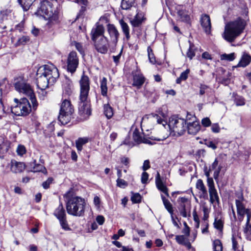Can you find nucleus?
Masks as SVG:
<instances>
[{
    "label": "nucleus",
    "instance_id": "obj_1",
    "mask_svg": "<svg viewBox=\"0 0 251 251\" xmlns=\"http://www.w3.org/2000/svg\"><path fill=\"white\" fill-rule=\"evenodd\" d=\"M37 87L44 92L43 90L49 85H53L59 75L58 69L53 65H45L40 67L36 73Z\"/></svg>",
    "mask_w": 251,
    "mask_h": 251
},
{
    "label": "nucleus",
    "instance_id": "obj_2",
    "mask_svg": "<svg viewBox=\"0 0 251 251\" xmlns=\"http://www.w3.org/2000/svg\"><path fill=\"white\" fill-rule=\"evenodd\" d=\"M80 94L79 97L78 111L80 115L88 117L91 114V109L88 95L90 91V79L83 73L79 81Z\"/></svg>",
    "mask_w": 251,
    "mask_h": 251
},
{
    "label": "nucleus",
    "instance_id": "obj_3",
    "mask_svg": "<svg viewBox=\"0 0 251 251\" xmlns=\"http://www.w3.org/2000/svg\"><path fill=\"white\" fill-rule=\"evenodd\" d=\"M67 199L66 210L70 215L76 217H83L87 205L85 200L75 195L74 190L71 188L65 194Z\"/></svg>",
    "mask_w": 251,
    "mask_h": 251
},
{
    "label": "nucleus",
    "instance_id": "obj_4",
    "mask_svg": "<svg viewBox=\"0 0 251 251\" xmlns=\"http://www.w3.org/2000/svg\"><path fill=\"white\" fill-rule=\"evenodd\" d=\"M13 83L17 91L29 98L32 103L33 108L36 109L38 106V102L35 94L25 76L21 75L15 77Z\"/></svg>",
    "mask_w": 251,
    "mask_h": 251
},
{
    "label": "nucleus",
    "instance_id": "obj_5",
    "mask_svg": "<svg viewBox=\"0 0 251 251\" xmlns=\"http://www.w3.org/2000/svg\"><path fill=\"white\" fill-rule=\"evenodd\" d=\"M246 21L239 17L226 25L224 38L229 42H232L244 30Z\"/></svg>",
    "mask_w": 251,
    "mask_h": 251
},
{
    "label": "nucleus",
    "instance_id": "obj_6",
    "mask_svg": "<svg viewBox=\"0 0 251 251\" xmlns=\"http://www.w3.org/2000/svg\"><path fill=\"white\" fill-rule=\"evenodd\" d=\"M14 101L15 104L11 107V111L13 114L18 116H25L30 113L31 107L26 98H22L20 101L18 99L15 98Z\"/></svg>",
    "mask_w": 251,
    "mask_h": 251
},
{
    "label": "nucleus",
    "instance_id": "obj_7",
    "mask_svg": "<svg viewBox=\"0 0 251 251\" xmlns=\"http://www.w3.org/2000/svg\"><path fill=\"white\" fill-rule=\"evenodd\" d=\"M168 126L173 135L181 136L186 131V121L184 119L172 117L169 120Z\"/></svg>",
    "mask_w": 251,
    "mask_h": 251
},
{
    "label": "nucleus",
    "instance_id": "obj_8",
    "mask_svg": "<svg viewBox=\"0 0 251 251\" xmlns=\"http://www.w3.org/2000/svg\"><path fill=\"white\" fill-rule=\"evenodd\" d=\"M35 14L37 16L42 17L45 19L50 18L53 15V11L50 2L47 0L42 1Z\"/></svg>",
    "mask_w": 251,
    "mask_h": 251
},
{
    "label": "nucleus",
    "instance_id": "obj_9",
    "mask_svg": "<svg viewBox=\"0 0 251 251\" xmlns=\"http://www.w3.org/2000/svg\"><path fill=\"white\" fill-rule=\"evenodd\" d=\"M243 201L244 198L242 196L239 199L235 200L237 215L240 221H243L245 215L247 216V220L251 219V210L249 208H246Z\"/></svg>",
    "mask_w": 251,
    "mask_h": 251
},
{
    "label": "nucleus",
    "instance_id": "obj_10",
    "mask_svg": "<svg viewBox=\"0 0 251 251\" xmlns=\"http://www.w3.org/2000/svg\"><path fill=\"white\" fill-rule=\"evenodd\" d=\"M74 106L70 100H64V126L75 118Z\"/></svg>",
    "mask_w": 251,
    "mask_h": 251
},
{
    "label": "nucleus",
    "instance_id": "obj_11",
    "mask_svg": "<svg viewBox=\"0 0 251 251\" xmlns=\"http://www.w3.org/2000/svg\"><path fill=\"white\" fill-rule=\"evenodd\" d=\"M78 58L75 51H71L68 55L67 61V70L68 72L73 74L78 66Z\"/></svg>",
    "mask_w": 251,
    "mask_h": 251
},
{
    "label": "nucleus",
    "instance_id": "obj_12",
    "mask_svg": "<svg viewBox=\"0 0 251 251\" xmlns=\"http://www.w3.org/2000/svg\"><path fill=\"white\" fill-rule=\"evenodd\" d=\"M96 50L100 53L105 54L109 47V42L107 38L104 36H101L100 39L93 41Z\"/></svg>",
    "mask_w": 251,
    "mask_h": 251
},
{
    "label": "nucleus",
    "instance_id": "obj_13",
    "mask_svg": "<svg viewBox=\"0 0 251 251\" xmlns=\"http://www.w3.org/2000/svg\"><path fill=\"white\" fill-rule=\"evenodd\" d=\"M208 187L210 203L218 205L220 203V198L215 188L214 182L209 180Z\"/></svg>",
    "mask_w": 251,
    "mask_h": 251
},
{
    "label": "nucleus",
    "instance_id": "obj_14",
    "mask_svg": "<svg viewBox=\"0 0 251 251\" xmlns=\"http://www.w3.org/2000/svg\"><path fill=\"white\" fill-rule=\"evenodd\" d=\"M200 22L205 33L209 34L211 28V21L209 16L206 14H202L201 17Z\"/></svg>",
    "mask_w": 251,
    "mask_h": 251
},
{
    "label": "nucleus",
    "instance_id": "obj_15",
    "mask_svg": "<svg viewBox=\"0 0 251 251\" xmlns=\"http://www.w3.org/2000/svg\"><path fill=\"white\" fill-rule=\"evenodd\" d=\"M10 164L11 171L15 174L22 173L25 169V165L24 162L12 160Z\"/></svg>",
    "mask_w": 251,
    "mask_h": 251
},
{
    "label": "nucleus",
    "instance_id": "obj_16",
    "mask_svg": "<svg viewBox=\"0 0 251 251\" xmlns=\"http://www.w3.org/2000/svg\"><path fill=\"white\" fill-rule=\"evenodd\" d=\"M186 128L189 134L196 135L200 130L201 126L197 121H193L192 122L186 123Z\"/></svg>",
    "mask_w": 251,
    "mask_h": 251
},
{
    "label": "nucleus",
    "instance_id": "obj_17",
    "mask_svg": "<svg viewBox=\"0 0 251 251\" xmlns=\"http://www.w3.org/2000/svg\"><path fill=\"white\" fill-rule=\"evenodd\" d=\"M133 139L137 144L145 143L152 145V143L148 139L142 136L138 129H135L133 133Z\"/></svg>",
    "mask_w": 251,
    "mask_h": 251
},
{
    "label": "nucleus",
    "instance_id": "obj_18",
    "mask_svg": "<svg viewBox=\"0 0 251 251\" xmlns=\"http://www.w3.org/2000/svg\"><path fill=\"white\" fill-rule=\"evenodd\" d=\"M196 188L199 191L200 197L204 199H208V193L206 188L204 185L202 180L199 179L196 184Z\"/></svg>",
    "mask_w": 251,
    "mask_h": 251
},
{
    "label": "nucleus",
    "instance_id": "obj_19",
    "mask_svg": "<svg viewBox=\"0 0 251 251\" xmlns=\"http://www.w3.org/2000/svg\"><path fill=\"white\" fill-rule=\"evenodd\" d=\"M145 80L143 75L140 72L137 71L133 75L132 85L140 88L144 84Z\"/></svg>",
    "mask_w": 251,
    "mask_h": 251
},
{
    "label": "nucleus",
    "instance_id": "obj_20",
    "mask_svg": "<svg viewBox=\"0 0 251 251\" xmlns=\"http://www.w3.org/2000/svg\"><path fill=\"white\" fill-rule=\"evenodd\" d=\"M137 13L134 17L130 20V23L133 27L140 26L145 20L143 13L136 10Z\"/></svg>",
    "mask_w": 251,
    "mask_h": 251
},
{
    "label": "nucleus",
    "instance_id": "obj_21",
    "mask_svg": "<svg viewBox=\"0 0 251 251\" xmlns=\"http://www.w3.org/2000/svg\"><path fill=\"white\" fill-rule=\"evenodd\" d=\"M74 90V87L72 81L67 76H65L64 80V91L66 95L71 96Z\"/></svg>",
    "mask_w": 251,
    "mask_h": 251
},
{
    "label": "nucleus",
    "instance_id": "obj_22",
    "mask_svg": "<svg viewBox=\"0 0 251 251\" xmlns=\"http://www.w3.org/2000/svg\"><path fill=\"white\" fill-rule=\"evenodd\" d=\"M251 62V56L249 53L244 52L241 59L237 65V67L245 68L248 66Z\"/></svg>",
    "mask_w": 251,
    "mask_h": 251
},
{
    "label": "nucleus",
    "instance_id": "obj_23",
    "mask_svg": "<svg viewBox=\"0 0 251 251\" xmlns=\"http://www.w3.org/2000/svg\"><path fill=\"white\" fill-rule=\"evenodd\" d=\"M104 27L101 25H98L96 28L93 29L91 31V38L93 41H95L96 39H100V38L104 36Z\"/></svg>",
    "mask_w": 251,
    "mask_h": 251
},
{
    "label": "nucleus",
    "instance_id": "obj_24",
    "mask_svg": "<svg viewBox=\"0 0 251 251\" xmlns=\"http://www.w3.org/2000/svg\"><path fill=\"white\" fill-rule=\"evenodd\" d=\"M107 30L112 42L116 43L118 42L119 34L115 26L113 25L109 24L107 25Z\"/></svg>",
    "mask_w": 251,
    "mask_h": 251
},
{
    "label": "nucleus",
    "instance_id": "obj_25",
    "mask_svg": "<svg viewBox=\"0 0 251 251\" xmlns=\"http://www.w3.org/2000/svg\"><path fill=\"white\" fill-rule=\"evenodd\" d=\"M137 5L136 0H122L121 7L123 10H129L132 8H136Z\"/></svg>",
    "mask_w": 251,
    "mask_h": 251
},
{
    "label": "nucleus",
    "instance_id": "obj_26",
    "mask_svg": "<svg viewBox=\"0 0 251 251\" xmlns=\"http://www.w3.org/2000/svg\"><path fill=\"white\" fill-rule=\"evenodd\" d=\"M160 176L159 173L157 174V176L156 177V185L158 190L164 193L166 196H169L168 193V188L166 186L163 184L162 181L160 180Z\"/></svg>",
    "mask_w": 251,
    "mask_h": 251
},
{
    "label": "nucleus",
    "instance_id": "obj_27",
    "mask_svg": "<svg viewBox=\"0 0 251 251\" xmlns=\"http://www.w3.org/2000/svg\"><path fill=\"white\" fill-rule=\"evenodd\" d=\"M119 23L121 25L122 32L125 35L126 40L128 41L130 38L129 34V27L128 25L123 20H120Z\"/></svg>",
    "mask_w": 251,
    "mask_h": 251
},
{
    "label": "nucleus",
    "instance_id": "obj_28",
    "mask_svg": "<svg viewBox=\"0 0 251 251\" xmlns=\"http://www.w3.org/2000/svg\"><path fill=\"white\" fill-rule=\"evenodd\" d=\"M35 0H18L23 10L26 11L29 9Z\"/></svg>",
    "mask_w": 251,
    "mask_h": 251
},
{
    "label": "nucleus",
    "instance_id": "obj_29",
    "mask_svg": "<svg viewBox=\"0 0 251 251\" xmlns=\"http://www.w3.org/2000/svg\"><path fill=\"white\" fill-rule=\"evenodd\" d=\"M54 215L59 220L60 225L63 227V205L61 203L55 210Z\"/></svg>",
    "mask_w": 251,
    "mask_h": 251
},
{
    "label": "nucleus",
    "instance_id": "obj_30",
    "mask_svg": "<svg viewBox=\"0 0 251 251\" xmlns=\"http://www.w3.org/2000/svg\"><path fill=\"white\" fill-rule=\"evenodd\" d=\"M88 138L82 137L79 138L75 141L76 148L78 151H81L82 150V146L88 142Z\"/></svg>",
    "mask_w": 251,
    "mask_h": 251
},
{
    "label": "nucleus",
    "instance_id": "obj_31",
    "mask_svg": "<svg viewBox=\"0 0 251 251\" xmlns=\"http://www.w3.org/2000/svg\"><path fill=\"white\" fill-rule=\"evenodd\" d=\"M103 113L108 119L112 118L113 115L112 108L109 104H105L103 105Z\"/></svg>",
    "mask_w": 251,
    "mask_h": 251
},
{
    "label": "nucleus",
    "instance_id": "obj_32",
    "mask_svg": "<svg viewBox=\"0 0 251 251\" xmlns=\"http://www.w3.org/2000/svg\"><path fill=\"white\" fill-rule=\"evenodd\" d=\"M100 90L101 94L103 97L107 96V79L103 77L100 81Z\"/></svg>",
    "mask_w": 251,
    "mask_h": 251
},
{
    "label": "nucleus",
    "instance_id": "obj_33",
    "mask_svg": "<svg viewBox=\"0 0 251 251\" xmlns=\"http://www.w3.org/2000/svg\"><path fill=\"white\" fill-rule=\"evenodd\" d=\"M33 166L32 167L34 172H42L44 174H47V171L44 166L41 164L36 163V160L33 161Z\"/></svg>",
    "mask_w": 251,
    "mask_h": 251
},
{
    "label": "nucleus",
    "instance_id": "obj_34",
    "mask_svg": "<svg viewBox=\"0 0 251 251\" xmlns=\"http://www.w3.org/2000/svg\"><path fill=\"white\" fill-rule=\"evenodd\" d=\"M244 232L247 238L251 241V218L249 220H247L246 226L244 228Z\"/></svg>",
    "mask_w": 251,
    "mask_h": 251
},
{
    "label": "nucleus",
    "instance_id": "obj_35",
    "mask_svg": "<svg viewBox=\"0 0 251 251\" xmlns=\"http://www.w3.org/2000/svg\"><path fill=\"white\" fill-rule=\"evenodd\" d=\"M241 240V239L238 236L232 235V249L233 251H238L239 245L238 243Z\"/></svg>",
    "mask_w": 251,
    "mask_h": 251
},
{
    "label": "nucleus",
    "instance_id": "obj_36",
    "mask_svg": "<svg viewBox=\"0 0 251 251\" xmlns=\"http://www.w3.org/2000/svg\"><path fill=\"white\" fill-rule=\"evenodd\" d=\"M161 198L166 209L171 215H172L173 213V210L172 204L163 195H161Z\"/></svg>",
    "mask_w": 251,
    "mask_h": 251
},
{
    "label": "nucleus",
    "instance_id": "obj_37",
    "mask_svg": "<svg viewBox=\"0 0 251 251\" xmlns=\"http://www.w3.org/2000/svg\"><path fill=\"white\" fill-rule=\"evenodd\" d=\"M29 41V38L27 36H23L19 38L17 42L15 43L16 47L21 45H24L28 43Z\"/></svg>",
    "mask_w": 251,
    "mask_h": 251
},
{
    "label": "nucleus",
    "instance_id": "obj_38",
    "mask_svg": "<svg viewBox=\"0 0 251 251\" xmlns=\"http://www.w3.org/2000/svg\"><path fill=\"white\" fill-rule=\"evenodd\" d=\"M220 58L222 60L232 61L235 59V55L234 52L230 54L224 53L221 55Z\"/></svg>",
    "mask_w": 251,
    "mask_h": 251
},
{
    "label": "nucleus",
    "instance_id": "obj_39",
    "mask_svg": "<svg viewBox=\"0 0 251 251\" xmlns=\"http://www.w3.org/2000/svg\"><path fill=\"white\" fill-rule=\"evenodd\" d=\"M177 14L180 17L181 20L183 22L188 23L190 20V16L185 13L183 10H178Z\"/></svg>",
    "mask_w": 251,
    "mask_h": 251
},
{
    "label": "nucleus",
    "instance_id": "obj_40",
    "mask_svg": "<svg viewBox=\"0 0 251 251\" xmlns=\"http://www.w3.org/2000/svg\"><path fill=\"white\" fill-rule=\"evenodd\" d=\"M213 224L214 227L218 230H222L223 229V222L220 218H219L218 217L215 218V221Z\"/></svg>",
    "mask_w": 251,
    "mask_h": 251
},
{
    "label": "nucleus",
    "instance_id": "obj_41",
    "mask_svg": "<svg viewBox=\"0 0 251 251\" xmlns=\"http://www.w3.org/2000/svg\"><path fill=\"white\" fill-rule=\"evenodd\" d=\"M213 251H222L223 246L221 241L217 239L214 241L213 243Z\"/></svg>",
    "mask_w": 251,
    "mask_h": 251
},
{
    "label": "nucleus",
    "instance_id": "obj_42",
    "mask_svg": "<svg viewBox=\"0 0 251 251\" xmlns=\"http://www.w3.org/2000/svg\"><path fill=\"white\" fill-rule=\"evenodd\" d=\"M194 47V45L192 43H190L189 48L187 52V56L190 59H192L195 55Z\"/></svg>",
    "mask_w": 251,
    "mask_h": 251
},
{
    "label": "nucleus",
    "instance_id": "obj_43",
    "mask_svg": "<svg viewBox=\"0 0 251 251\" xmlns=\"http://www.w3.org/2000/svg\"><path fill=\"white\" fill-rule=\"evenodd\" d=\"M234 101L237 106H243L245 104L244 98L239 96L235 97Z\"/></svg>",
    "mask_w": 251,
    "mask_h": 251
},
{
    "label": "nucleus",
    "instance_id": "obj_44",
    "mask_svg": "<svg viewBox=\"0 0 251 251\" xmlns=\"http://www.w3.org/2000/svg\"><path fill=\"white\" fill-rule=\"evenodd\" d=\"M116 182L117 186L122 188H126L128 185L126 181L121 178H118L116 180Z\"/></svg>",
    "mask_w": 251,
    "mask_h": 251
},
{
    "label": "nucleus",
    "instance_id": "obj_45",
    "mask_svg": "<svg viewBox=\"0 0 251 251\" xmlns=\"http://www.w3.org/2000/svg\"><path fill=\"white\" fill-rule=\"evenodd\" d=\"M131 200L133 203H139L141 201V196L139 193L133 194L131 198Z\"/></svg>",
    "mask_w": 251,
    "mask_h": 251
},
{
    "label": "nucleus",
    "instance_id": "obj_46",
    "mask_svg": "<svg viewBox=\"0 0 251 251\" xmlns=\"http://www.w3.org/2000/svg\"><path fill=\"white\" fill-rule=\"evenodd\" d=\"M209 89V88L207 85L201 84L200 86V95L202 96L204 95L205 93L208 92Z\"/></svg>",
    "mask_w": 251,
    "mask_h": 251
},
{
    "label": "nucleus",
    "instance_id": "obj_47",
    "mask_svg": "<svg viewBox=\"0 0 251 251\" xmlns=\"http://www.w3.org/2000/svg\"><path fill=\"white\" fill-rule=\"evenodd\" d=\"M18 155L23 156L26 152V150L24 146L19 145L16 150Z\"/></svg>",
    "mask_w": 251,
    "mask_h": 251
},
{
    "label": "nucleus",
    "instance_id": "obj_48",
    "mask_svg": "<svg viewBox=\"0 0 251 251\" xmlns=\"http://www.w3.org/2000/svg\"><path fill=\"white\" fill-rule=\"evenodd\" d=\"M176 240L179 244L186 245V240L184 235H176Z\"/></svg>",
    "mask_w": 251,
    "mask_h": 251
},
{
    "label": "nucleus",
    "instance_id": "obj_49",
    "mask_svg": "<svg viewBox=\"0 0 251 251\" xmlns=\"http://www.w3.org/2000/svg\"><path fill=\"white\" fill-rule=\"evenodd\" d=\"M74 45H75L76 49L80 53V54H83L84 53L83 46L81 43L74 42Z\"/></svg>",
    "mask_w": 251,
    "mask_h": 251
},
{
    "label": "nucleus",
    "instance_id": "obj_50",
    "mask_svg": "<svg viewBox=\"0 0 251 251\" xmlns=\"http://www.w3.org/2000/svg\"><path fill=\"white\" fill-rule=\"evenodd\" d=\"M179 210L180 213V214L183 217H187V213L186 209V206L185 204H180V207L179 208Z\"/></svg>",
    "mask_w": 251,
    "mask_h": 251
},
{
    "label": "nucleus",
    "instance_id": "obj_51",
    "mask_svg": "<svg viewBox=\"0 0 251 251\" xmlns=\"http://www.w3.org/2000/svg\"><path fill=\"white\" fill-rule=\"evenodd\" d=\"M201 124L204 127H208L211 126V122L209 118H204L201 120Z\"/></svg>",
    "mask_w": 251,
    "mask_h": 251
},
{
    "label": "nucleus",
    "instance_id": "obj_52",
    "mask_svg": "<svg viewBox=\"0 0 251 251\" xmlns=\"http://www.w3.org/2000/svg\"><path fill=\"white\" fill-rule=\"evenodd\" d=\"M53 181V178L52 177H49L48 179L43 182L42 186L44 189H48L50 187V185L52 183Z\"/></svg>",
    "mask_w": 251,
    "mask_h": 251
},
{
    "label": "nucleus",
    "instance_id": "obj_53",
    "mask_svg": "<svg viewBox=\"0 0 251 251\" xmlns=\"http://www.w3.org/2000/svg\"><path fill=\"white\" fill-rule=\"evenodd\" d=\"M211 129L213 133H219L220 131V128L218 123H214L211 125Z\"/></svg>",
    "mask_w": 251,
    "mask_h": 251
},
{
    "label": "nucleus",
    "instance_id": "obj_54",
    "mask_svg": "<svg viewBox=\"0 0 251 251\" xmlns=\"http://www.w3.org/2000/svg\"><path fill=\"white\" fill-rule=\"evenodd\" d=\"M60 105V110H59V115L58 117V120L59 122L61 123V125L63 124V122L61 121V118L63 117V101L62 100L61 101V102L59 103Z\"/></svg>",
    "mask_w": 251,
    "mask_h": 251
},
{
    "label": "nucleus",
    "instance_id": "obj_55",
    "mask_svg": "<svg viewBox=\"0 0 251 251\" xmlns=\"http://www.w3.org/2000/svg\"><path fill=\"white\" fill-rule=\"evenodd\" d=\"M205 144L209 148H211L213 150L217 149L216 145L212 141L206 140Z\"/></svg>",
    "mask_w": 251,
    "mask_h": 251
},
{
    "label": "nucleus",
    "instance_id": "obj_56",
    "mask_svg": "<svg viewBox=\"0 0 251 251\" xmlns=\"http://www.w3.org/2000/svg\"><path fill=\"white\" fill-rule=\"evenodd\" d=\"M190 73V70L187 69L185 71L181 73L180 75V78H182L184 81L186 80L188 78V74Z\"/></svg>",
    "mask_w": 251,
    "mask_h": 251
},
{
    "label": "nucleus",
    "instance_id": "obj_57",
    "mask_svg": "<svg viewBox=\"0 0 251 251\" xmlns=\"http://www.w3.org/2000/svg\"><path fill=\"white\" fill-rule=\"evenodd\" d=\"M149 178V175L146 172H144L141 176V182L143 184H145L147 182V181L148 180Z\"/></svg>",
    "mask_w": 251,
    "mask_h": 251
},
{
    "label": "nucleus",
    "instance_id": "obj_58",
    "mask_svg": "<svg viewBox=\"0 0 251 251\" xmlns=\"http://www.w3.org/2000/svg\"><path fill=\"white\" fill-rule=\"evenodd\" d=\"M123 49L122 48L120 53L117 55H115V56L114 55L112 56L113 61L116 64H117L119 62V60L121 57L122 53L123 52Z\"/></svg>",
    "mask_w": 251,
    "mask_h": 251
},
{
    "label": "nucleus",
    "instance_id": "obj_59",
    "mask_svg": "<svg viewBox=\"0 0 251 251\" xmlns=\"http://www.w3.org/2000/svg\"><path fill=\"white\" fill-rule=\"evenodd\" d=\"M222 167L221 165H219L218 167V169L216 170L213 174V177L214 179L216 180L218 179L219 174L221 171Z\"/></svg>",
    "mask_w": 251,
    "mask_h": 251
},
{
    "label": "nucleus",
    "instance_id": "obj_60",
    "mask_svg": "<svg viewBox=\"0 0 251 251\" xmlns=\"http://www.w3.org/2000/svg\"><path fill=\"white\" fill-rule=\"evenodd\" d=\"M150 168V161L148 160L144 161L143 165L142 166L143 170L145 172Z\"/></svg>",
    "mask_w": 251,
    "mask_h": 251
},
{
    "label": "nucleus",
    "instance_id": "obj_61",
    "mask_svg": "<svg viewBox=\"0 0 251 251\" xmlns=\"http://www.w3.org/2000/svg\"><path fill=\"white\" fill-rule=\"evenodd\" d=\"M218 158H216L211 165L209 167V171L211 170H215L217 167H218Z\"/></svg>",
    "mask_w": 251,
    "mask_h": 251
},
{
    "label": "nucleus",
    "instance_id": "obj_62",
    "mask_svg": "<svg viewBox=\"0 0 251 251\" xmlns=\"http://www.w3.org/2000/svg\"><path fill=\"white\" fill-rule=\"evenodd\" d=\"M96 221L100 225H102L104 223V218L102 216H98L96 218Z\"/></svg>",
    "mask_w": 251,
    "mask_h": 251
},
{
    "label": "nucleus",
    "instance_id": "obj_63",
    "mask_svg": "<svg viewBox=\"0 0 251 251\" xmlns=\"http://www.w3.org/2000/svg\"><path fill=\"white\" fill-rule=\"evenodd\" d=\"M153 118H154L157 122L158 124H162L164 125L163 122L166 123L160 117H159L158 115H153Z\"/></svg>",
    "mask_w": 251,
    "mask_h": 251
},
{
    "label": "nucleus",
    "instance_id": "obj_64",
    "mask_svg": "<svg viewBox=\"0 0 251 251\" xmlns=\"http://www.w3.org/2000/svg\"><path fill=\"white\" fill-rule=\"evenodd\" d=\"M100 203V198L96 196L94 198V203L97 207H99Z\"/></svg>",
    "mask_w": 251,
    "mask_h": 251
}]
</instances>
